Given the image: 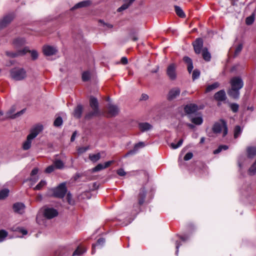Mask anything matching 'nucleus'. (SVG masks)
<instances>
[{
    "mask_svg": "<svg viewBox=\"0 0 256 256\" xmlns=\"http://www.w3.org/2000/svg\"><path fill=\"white\" fill-rule=\"evenodd\" d=\"M231 88L228 91V94L230 96L236 99L240 96V90L244 86L242 80L240 76H234L230 80Z\"/></svg>",
    "mask_w": 256,
    "mask_h": 256,
    "instance_id": "nucleus-1",
    "label": "nucleus"
},
{
    "mask_svg": "<svg viewBox=\"0 0 256 256\" xmlns=\"http://www.w3.org/2000/svg\"><path fill=\"white\" fill-rule=\"evenodd\" d=\"M90 105L92 110L88 112L84 116L86 120H89L94 116H100V113L98 108V100L94 96H91L90 100Z\"/></svg>",
    "mask_w": 256,
    "mask_h": 256,
    "instance_id": "nucleus-2",
    "label": "nucleus"
},
{
    "mask_svg": "<svg viewBox=\"0 0 256 256\" xmlns=\"http://www.w3.org/2000/svg\"><path fill=\"white\" fill-rule=\"evenodd\" d=\"M10 76L13 80L20 81L27 76L26 70L22 68L15 67L10 70Z\"/></svg>",
    "mask_w": 256,
    "mask_h": 256,
    "instance_id": "nucleus-3",
    "label": "nucleus"
},
{
    "mask_svg": "<svg viewBox=\"0 0 256 256\" xmlns=\"http://www.w3.org/2000/svg\"><path fill=\"white\" fill-rule=\"evenodd\" d=\"M212 132L216 134L222 133V136L224 137L228 132L227 124L226 121L220 120L214 124L212 128Z\"/></svg>",
    "mask_w": 256,
    "mask_h": 256,
    "instance_id": "nucleus-4",
    "label": "nucleus"
},
{
    "mask_svg": "<svg viewBox=\"0 0 256 256\" xmlns=\"http://www.w3.org/2000/svg\"><path fill=\"white\" fill-rule=\"evenodd\" d=\"M52 196L58 198H63L67 191L66 184H60L58 186L52 190Z\"/></svg>",
    "mask_w": 256,
    "mask_h": 256,
    "instance_id": "nucleus-5",
    "label": "nucleus"
},
{
    "mask_svg": "<svg viewBox=\"0 0 256 256\" xmlns=\"http://www.w3.org/2000/svg\"><path fill=\"white\" fill-rule=\"evenodd\" d=\"M16 111V107L12 106L10 108L6 113L5 118L14 119L17 117L22 116L25 112V109H23L20 111L14 114Z\"/></svg>",
    "mask_w": 256,
    "mask_h": 256,
    "instance_id": "nucleus-6",
    "label": "nucleus"
},
{
    "mask_svg": "<svg viewBox=\"0 0 256 256\" xmlns=\"http://www.w3.org/2000/svg\"><path fill=\"white\" fill-rule=\"evenodd\" d=\"M176 70V65L174 63L168 65L166 68V74L172 80H175L176 78L177 74Z\"/></svg>",
    "mask_w": 256,
    "mask_h": 256,
    "instance_id": "nucleus-7",
    "label": "nucleus"
},
{
    "mask_svg": "<svg viewBox=\"0 0 256 256\" xmlns=\"http://www.w3.org/2000/svg\"><path fill=\"white\" fill-rule=\"evenodd\" d=\"M14 15L9 14L4 16L0 20V29H2L7 26L14 20Z\"/></svg>",
    "mask_w": 256,
    "mask_h": 256,
    "instance_id": "nucleus-8",
    "label": "nucleus"
},
{
    "mask_svg": "<svg viewBox=\"0 0 256 256\" xmlns=\"http://www.w3.org/2000/svg\"><path fill=\"white\" fill-rule=\"evenodd\" d=\"M198 110V106L194 104H187L184 108V111L188 114V116L190 115L193 116V114H196Z\"/></svg>",
    "mask_w": 256,
    "mask_h": 256,
    "instance_id": "nucleus-9",
    "label": "nucleus"
},
{
    "mask_svg": "<svg viewBox=\"0 0 256 256\" xmlns=\"http://www.w3.org/2000/svg\"><path fill=\"white\" fill-rule=\"evenodd\" d=\"M146 196V190L144 188H141L140 190L139 194L138 195V204H136V205L134 206H136L137 210L138 211H140V206H142L144 204V200Z\"/></svg>",
    "mask_w": 256,
    "mask_h": 256,
    "instance_id": "nucleus-10",
    "label": "nucleus"
},
{
    "mask_svg": "<svg viewBox=\"0 0 256 256\" xmlns=\"http://www.w3.org/2000/svg\"><path fill=\"white\" fill-rule=\"evenodd\" d=\"M58 214V211L54 208H46L44 209V216L48 219L52 218L57 216Z\"/></svg>",
    "mask_w": 256,
    "mask_h": 256,
    "instance_id": "nucleus-11",
    "label": "nucleus"
},
{
    "mask_svg": "<svg viewBox=\"0 0 256 256\" xmlns=\"http://www.w3.org/2000/svg\"><path fill=\"white\" fill-rule=\"evenodd\" d=\"M120 109L116 105L108 104L107 106V112L109 116H115L118 114Z\"/></svg>",
    "mask_w": 256,
    "mask_h": 256,
    "instance_id": "nucleus-12",
    "label": "nucleus"
},
{
    "mask_svg": "<svg viewBox=\"0 0 256 256\" xmlns=\"http://www.w3.org/2000/svg\"><path fill=\"white\" fill-rule=\"evenodd\" d=\"M28 50V47H25L22 50H18L16 52H6V54L10 58H16L25 54Z\"/></svg>",
    "mask_w": 256,
    "mask_h": 256,
    "instance_id": "nucleus-13",
    "label": "nucleus"
},
{
    "mask_svg": "<svg viewBox=\"0 0 256 256\" xmlns=\"http://www.w3.org/2000/svg\"><path fill=\"white\" fill-rule=\"evenodd\" d=\"M203 40L201 38H197L193 42L194 50L196 54H200L203 46Z\"/></svg>",
    "mask_w": 256,
    "mask_h": 256,
    "instance_id": "nucleus-14",
    "label": "nucleus"
},
{
    "mask_svg": "<svg viewBox=\"0 0 256 256\" xmlns=\"http://www.w3.org/2000/svg\"><path fill=\"white\" fill-rule=\"evenodd\" d=\"M180 92V90L178 87L172 88L168 92L167 96V99L168 100H172L178 96Z\"/></svg>",
    "mask_w": 256,
    "mask_h": 256,
    "instance_id": "nucleus-15",
    "label": "nucleus"
},
{
    "mask_svg": "<svg viewBox=\"0 0 256 256\" xmlns=\"http://www.w3.org/2000/svg\"><path fill=\"white\" fill-rule=\"evenodd\" d=\"M42 50L44 54L46 56H50L55 54L58 52V50L56 47L50 46H44Z\"/></svg>",
    "mask_w": 256,
    "mask_h": 256,
    "instance_id": "nucleus-16",
    "label": "nucleus"
},
{
    "mask_svg": "<svg viewBox=\"0 0 256 256\" xmlns=\"http://www.w3.org/2000/svg\"><path fill=\"white\" fill-rule=\"evenodd\" d=\"M43 130V126L41 124H38L34 126L30 130V134H28L32 138H34Z\"/></svg>",
    "mask_w": 256,
    "mask_h": 256,
    "instance_id": "nucleus-17",
    "label": "nucleus"
},
{
    "mask_svg": "<svg viewBox=\"0 0 256 256\" xmlns=\"http://www.w3.org/2000/svg\"><path fill=\"white\" fill-rule=\"evenodd\" d=\"M196 116H195L190 115L188 116L189 119L193 124L196 125L202 124L203 122V119L202 115L200 114H196Z\"/></svg>",
    "mask_w": 256,
    "mask_h": 256,
    "instance_id": "nucleus-18",
    "label": "nucleus"
},
{
    "mask_svg": "<svg viewBox=\"0 0 256 256\" xmlns=\"http://www.w3.org/2000/svg\"><path fill=\"white\" fill-rule=\"evenodd\" d=\"M26 43V40L23 38H17L12 41V45L15 48H19Z\"/></svg>",
    "mask_w": 256,
    "mask_h": 256,
    "instance_id": "nucleus-19",
    "label": "nucleus"
},
{
    "mask_svg": "<svg viewBox=\"0 0 256 256\" xmlns=\"http://www.w3.org/2000/svg\"><path fill=\"white\" fill-rule=\"evenodd\" d=\"M91 4L92 1L90 0H83L76 4L72 8V10H74L79 8H86L90 6Z\"/></svg>",
    "mask_w": 256,
    "mask_h": 256,
    "instance_id": "nucleus-20",
    "label": "nucleus"
},
{
    "mask_svg": "<svg viewBox=\"0 0 256 256\" xmlns=\"http://www.w3.org/2000/svg\"><path fill=\"white\" fill-rule=\"evenodd\" d=\"M145 146H146V144H145L144 142H139L136 144L134 146V149L132 150H130L124 156V157H126L130 154H135L138 150L139 148H142L144 147Z\"/></svg>",
    "mask_w": 256,
    "mask_h": 256,
    "instance_id": "nucleus-21",
    "label": "nucleus"
},
{
    "mask_svg": "<svg viewBox=\"0 0 256 256\" xmlns=\"http://www.w3.org/2000/svg\"><path fill=\"white\" fill-rule=\"evenodd\" d=\"M25 206L21 202H16L13 205L14 210L18 214H22L24 212Z\"/></svg>",
    "mask_w": 256,
    "mask_h": 256,
    "instance_id": "nucleus-22",
    "label": "nucleus"
},
{
    "mask_svg": "<svg viewBox=\"0 0 256 256\" xmlns=\"http://www.w3.org/2000/svg\"><path fill=\"white\" fill-rule=\"evenodd\" d=\"M83 110V107L81 104L78 105L73 112V116L75 118H80Z\"/></svg>",
    "mask_w": 256,
    "mask_h": 256,
    "instance_id": "nucleus-23",
    "label": "nucleus"
},
{
    "mask_svg": "<svg viewBox=\"0 0 256 256\" xmlns=\"http://www.w3.org/2000/svg\"><path fill=\"white\" fill-rule=\"evenodd\" d=\"M214 98L218 101H223L226 98V95L224 90H220L215 94Z\"/></svg>",
    "mask_w": 256,
    "mask_h": 256,
    "instance_id": "nucleus-24",
    "label": "nucleus"
},
{
    "mask_svg": "<svg viewBox=\"0 0 256 256\" xmlns=\"http://www.w3.org/2000/svg\"><path fill=\"white\" fill-rule=\"evenodd\" d=\"M183 60L187 64L188 70L190 74L194 68L192 60L188 56H184Z\"/></svg>",
    "mask_w": 256,
    "mask_h": 256,
    "instance_id": "nucleus-25",
    "label": "nucleus"
},
{
    "mask_svg": "<svg viewBox=\"0 0 256 256\" xmlns=\"http://www.w3.org/2000/svg\"><path fill=\"white\" fill-rule=\"evenodd\" d=\"M124 4L120 7L117 11L118 12H122L123 10H126L136 0H123Z\"/></svg>",
    "mask_w": 256,
    "mask_h": 256,
    "instance_id": "nucleus-26",
    "label": "nucleus"
},
{
    "mask_svg": "<svg viewBox=\"0 0 256 256\" xmlns=\"http://www.w3.org/2000/svg\"><path fill=\"white\" fill-rule=\"evenodd\" d=\"M138 128L142 132H144L150 130L152 126L148 122H141L138 124Z\"/></svg>",
    "mask_w": 256,
    "mask_h": 256,
    "instance_id": "nucleus-27",
    "label": "nucleus"
},
{
    "mask_svg": "<svg viewBox=\"0 0 256 256\" xmlns=\"http://www.w3.org/2000/svg\"><path fill=\"white\" fill-rule=\"evenodd\" d=\"M34 139L29 135L27 136L26 140L24 142L22 148L24 150H28L31 147L32 141Z\"/></svg>",
    "mask_w": 256,
    "mask_h": 256,
    "instance_id": "nucleus-28",
    "label": "nucleus"
},
{
    "mask_svg": "<svg viewBox=\"0 0 256 256\" xmlns=\"http://www.w3.org/2000/svg\"><path fill=\"white\" fill-rule=\"evenodd\" d=\"M202 56L203 58L207 62L210 61L211 59L210 54L208 52L207 48H204L202 50Z\"/></svg>",
    "mask_w": 256,
    "mask_h": 256,
    "instance_id": "nucleus-29",
    "label": "nucleus"
},
{
    "mask_svg": "<svg viewBox=\"0 0 256 256\" xmlns=\"http://www.w3.org/2000/svg\"><path fill=\"white\" fill-rule=\"evenodd\" d=\"M86 251V248L82 247L81 246H78L77 248L74 250V252L72 254L73 256H80L84 253Z\"/></svg>",
    "mask_w": 256,
    "mask_h": 256,
    "instance_id": "nucleus-30",
    "label": "nucleus"
},
{
    "mask_svg": "<svg viewBox=\"0 0 256 256\" xmlns=\"http://www.w3.org/2000/svg\"><path fill=\"white\" fill-rule=\"evenodd\" d=\"M101 157L100 153L98 152L96 154L89 155L90 160L92 162H96Z\"/></svg>",
    "mask_w": 256,
    "mask_h": 256,
    "instance_id": "nucleus-31",
    "label": "nucleus"
},
{
    "mask_svg": "<svg viewBox=\"0 0 256 256\" xmlns=\"http://www.w3.org/2000/svg\"><path fill=\"white\" fill-rule=\"evenodd\" d=\"M220 84L218 82H216L208 86L206 88V92H210L218 88Z\"/></svg>",
    "mask_w": 256,
    "mask_h": 256,
    "instance_id": "nucleus-32",
    "label": "nucleus"
},
{
    "mask_svg": "<svg viewBox=\"0 0 256 256\" xmlns=\"http://www.w3.org/2000/svg\"><path fill=\"white\" fill-rule=\"evenodd\" d=\"M54 166L56 168L62 169L64 167V164L61 160H56L54 162Z\"/></svg>",
    "mask_w": 256,
    "mask_h": 256,
    "instance_id": "nucleus-33",
    "label": "nucleus"
},
{
    "mask_svg": "<svg viewBox=\"0 0 256 256\" xmlns=\"http://www.w3.org/2000/svg\"><path fill=\"white\" fill-rule=\"evenodd\" d=\"M242 129L239 126H236L234 128V138H238L242 132Z\"/></svg>",
    "mask_w": 256,
    "mask_h": 256,
    "instance_id": "nucleus-34",
    "label": "nucleus"
},
{
    "mask_svg": "<svg viewBox=\"0 0 256 256\" xmlns=\"http://www.w3.org/2000/svg\"><path fill=\"white\" fill-rule=\"evenodd\" d=\"M174 10L176 14L178 16L182 18L185 17V14L184 11L180 6H175Z\"/></svg>",
    "mask_w": 256,
    "mask_h": 256,
    "instance_id": "nucleus-35",
    "label": "nucleus"
},
{
    "mask_svg": "<svg viewBox=\"0 0 256 256\" xmlns=\"http://www.w3.org/2000/svg\"><path fill=\"white\" fill-rule=\"evenodd\" d=\"M105 242V240L104 238H100L97 240V243L96 244H93L92 246V254H94L95 252V246L96 245H101L102 246Z\"/></svg>",
    "mask_w": 256,
    "mask_h": 256,
    "instance_id": "nucleus-36",
    "label": "nucleus"
},
{
    "mask_svg": "<svg viewBox=\"0 0 256 256\" xmlns=\"http://www.w3.org/2000/svg\"><path fill=\"white\" fill-rule=\"evenodd\" d=\"M248 156L252 158L256 154V148L254 147L248 148L247 150Z\"/></svg>",
    "mask_w": 256,
    "mask_h": 256,
    "instance_id": "nucleus-37",
    "label": "nucleus"
},
{
    "mask_svg": "<svg viewBox=\"0 0 256 256\" xmlns=\"http://www.w3.org/2000/svg\"><path fill=\"white\" fill-rule=\"evenodd\" d=\"M9 190L8 188H4L0 191V200L5 198L8 196Z\"/></svg>",
    "mask_w": 256,
    "mask_h": 256,
    "instance_id": "nucleus-38",
    "label": "nucleus"
},
{
    "mask_svg": "<svg viewBox=\"0 0 256 256\" xmlns=\"http://www.w3.org/2000/svg\"><path fill=\"white\" fill-rule=\"evenodd\" d=\"M8 236V232L4 230H0V242H2Z\"/></svg>",
    "mask_w": 256,
    "mask_h": 256,
    "instance_id": "nucleus-39",
    "label": "nucleus"
},
{
    "mask_svg": "<svg viewBox=\"0 0 256 256\" xmlns=\"http://www.w3.org/2000/svg\"><path fill=\"white\" fill-rule=\"evenodd\" d=\"M254 20V14L253 13L251 16L246 18V23L248 25L252 24Z\"/></svg>",
    "mask_w": 256,
    "mask_h": 256,
    "instance_id": "nucleus-40",
    "label": "nucleus"
},
{
    "mask_svg": "<svg viewBox=\"0 0 256 256\" xmlns=\"http://www.w3.org/2000/svg\"><path fill=\"white\" fill-rule=\"evenodd\" d=\"M63 122L62 119L60 116H58L56 118L54 122V126L58 127L62 125Z\"/></svg>",
    "mask_w": 256,
    "mask_h": 256,
    "instance_id": "nucleus-41",
    "label": "nucleus"
},
{
    "mask_svg": "<svg viewBox=\"0 0 256 256\" xmlns=\"http://www.w3.org/2000/svg\"><path fill=\"white\" fill-rule=\"evenodd\" d=\"M46 182L44 180H42L34 188V190H40L42 188V187H44V186L46 185Z\"/></svg>",
    "mask_w": 256,
    "mask_h": 256,
    "instance_id": "nucleus-42",
    "label": "nucleus"
},
{
    "mask_svg": "<svg viewBox=\"0 0 256 256\" xmlns=\"http://www.w3.org/2000/svg\"><path fill=\"white\" fill-rule=\"evenodd\" d=\"M200 76V71L198 69H195L192 74V78L193 80L198 78Z\"/></svg>",
    "mask_w": 256,
    "mask_h": 256,
    "instance_id": "nucleus-43",
    "label": "nucleus"
},
{
    "mask_svg": "<svg viewBox=\"0 0 256 256\" xmlns=\"http://www.w3.org/2000/svg\"><path fill=\"white\" fill-rule=\"evenodd\" d=\"M182 142H183V140L181 139L178 142L177 144H175L174 143H171L170 144V146L172 149H176V148H178L179 147H180L182 145Z\"/></svg>",
    "mask_w": 256,
    "mask_h": 256,
    "instance_id": "nucleus-44",
    "label": "nucleus"
},
{
    "mask_svg": "<svg viewBox=\"0 0 256 256\" xmlns=\"http://www.w3.org/2000/svg\"><path fill=\"white\" fill-rule=\"evenodd\" d=\"M90 78V73L88 72H84L82 74V80L84 82L88 81Z\"/></svg>",
    "mask_w": 256,
    "mask_h": 256,
    "instance_id": "nucleus-45",
    "label": "nucleus"
},
{
    "mask_svg": "<svg viewBox=\"0 0 256 256\" xmlns=\"http://www.w3.org/2000/svg\"><path fill=\"white\" fill-rule=\"evenodd\" d=\"M256 172V160L249 169V173L250 175H254Z\"/></svg>",
    "mask_w": 256,
    "mask_h": 256,
    "instance_id": "nucleus-46",
    "label": "nucleus"
},
{
    "mask_svg": "<svg viewBox=\"0 0 256 256\" xmlns=\"http://www.w3.org/2000/svg\"><path fill=\"white\" fill-rule=\"evenodd\" d=\"M103 169H104V164H99L92 169V171L93 172H96L101 170Z\"/></svg>",
    "mask_w": 256,
    "mask_h": 256,
    "instance_id": "nucleus-47",
    "label": "nucleus"
},
{
    "mask_svg": "<svg viewBox=\"0 0 256 256\" xmlns=\"http://www.w3.org/2000/svg\"><path fill=\"white\" fill-rule=\"evenodd\" d=\"M29 52L30 54L31 57L33 60H36L38 58V53L36 50H30L28 49V50L27 52Z\"/></svg>",
    "mask_w": 256,
    "mask_h": 256,
    "instance_id": "nucleus-48",
    "label": "nucleus"
},
{
    "mask_svg": "<svg viewBox=\"0 0 256 256\" xmlns=\"http://www.w3.org/2000/svg\"><path fill=\"white\" fill-rule=\"evenodd\" d=\"M66 200L70 204L74 205V200L72 198V196L70 193H68L66 196Z\"/></svg>",
    "mask_w": 256,
    "mask_h": 256,
    "instance_id": "nucleus-49",
    "label": "nucleus"
},
{
    "mask_svg": "<svg viewBox=\"0 0 256 256\" xmlns=\"http://www.w3.org/2000/svg\"><path fill=\"white\" fill-rule=\"evenodd\" d=\"M242 44H240L236 48L235 52H234V56H237L240 52L242 51Z\"/></svg>",
    "mask_w": 256,
    "mask_h": 256,
    "instance_id": "nucleus-50",
    "label": "nucleus"
},
{
    "mask_svg": "<svg viewBox=\"0 0 256 256\" xmlns=\"http://www.w3.org/2000/svg\"><path fill=\"white\" fill-rule=\"evenodd\" d=\"M54 165H50L48 166L45 170V172L48 174L51 173L54 170Z\"/></svg>",
    "mask_w": 256,
    "mask_h": 256,
    "instance_id": "nucleus-51",
    "label": "nucleus"
},
{
    "mask_svg": "<svg viewBox=\"0 0 256 256\" xmlns=\"http://www.w3.org/2000/svg\"><path fill=\"white\" fill-rule=\"evenodd\" d=\"M100 22L102 26L106 28H112L113 27V26L110 24L104 23L102 20H100Z\"/></svg>",
    "mask_w": 256,
    "mask_h": 256,
    "instance_id": "nucleus-52",
    "label": "nucleus"
},
{
    "mask_svg": "<svg viewBox=\"0 0 256 256\" xmlns=\"http://www.w3.org/2000/svg\"><path fill=\"white\" fill-rule=\"evenodd\" d=\"M193 156V154L192 152H188L186 155L185 156H184V160H190L191 158H192Z\"/></svg>",
    "mask_w": 256,
    "mask_h": 256,
    "instance_id": "nucleus-53",
    "label": "nucleus"
},
{
    "mask_svg": "<svg viewBox=\"0 0 256 256\" xmlns=\"http://www.w3.org/2000/svg\"><path fill=\"white\" fill-rule=\"evenodd\" d=\"M230 108L234 112H236L238 109V105L236 104H230Z\"/></svg>",
    "mask_w": 256,
    "mask_h": 256,
    "instance_id": "nucleus-54",
    "label": "nucleus"
},
{
    "mask_svg": "<svg viewBox=\"0 0 256 256\" xmlns=\"http://www.w3.org/2000/svg\"><path fill=\"white\" fill-rule=\"evenodd\" d=\"M117 174L120 176H124L126 174V172L122 168H120L117 170Z\"/></svg>",
    "mask_w": 256,
    "mask_h": 256,
    "instance_id": "nucleus-55",
    "label": "nucleus"
},
{
    "mask_svg": "<svg viewBox=\"0 0 256 256\" xmlns=\"http://www.w3.org/2000/svg\"><path fill=\"white\" fill-rule=\"evenodd\" d=\"M38 172V168H34L31 172L30 176H36Z\"/></svg>",
    "mask_w": 256,
    "mask_h": 256,
    "instance_id": "nucleus-56",
    "label": "nucleus"
},
{
    "mask_svg": "<svg viewBox=\"0 0 256 256\" xmlns=\"http://www.w3.org/2000/svg\"><path fill=\"white\" fill-rule=\"evenodd\" d=\"M114 162V160H110L108 162H106L104 164V168H108L110 166L111 164H112Z\"/></svg>",
    "mask_w": 256,
    "mask_h": 256,
    "instance_id": "nucleus-57",
    "label": "nucleus"
},
{
    "mask_svg": "<svg viewBox=\"0 0 256 256\" xmlns=\"http://www.w3.org/2000/svg\"><path fill=\"white\" fill-rule=\"evenodd\" d=\"M38 180V176H30V180L32 181L33 182H36Z\"/></svg>",
    "mask_w": 256,
    "mask_h": 256,
    "instance_id": "nucleus-58",
    "label": "nucleus"
},
{
    "mask_svg": "<svg viewBox=\"0 0 256 256\" xmlns=\"http://www.w3.org/2000/svg\"><path fill=\"white\" fill-rule=\"evenodd\" d=\"M222 146L220 145L218 147V148L217 149H216V150H214V154H218L220 153V152H222Z\"/></svg>",
    "mask_w": 256,
    "mask_h": 256,
    "instance_id": "nucleus-59",
    "label": "nucleus"
},
{
    "mask_svg": "<svg viewBox=\"0 0 256 256\" xmlns=\"http://www.w3.org/2000/svg\"><path fill=\"white\" fill-rule=\"evenodd\" d=\"M120 61H121V62L124 64H126L128 62V59L126 57L122 58Z\"/></svg>",
    "mask_w": 256,
    "mask_h": 256,
    "instance_id": "nucleus-60",
    "label": "nucleus"
},
{
    "mask_svg": "<svg viewBox=\"0 0 256 256\" xmlns=\"http://www.w3.org/2000/svg\"><path fill=\"white\" fill-rule=\"evenodd\" d=\"M148 96L144 94H142L140 98V100H146L148 99Z\"/></svg>",
    "mask_w": 256,
    "mask_h": 256,
    "instance_id": "nucleus-61",
    "label": "nucleus"
},
{
    "mask_svg": "<svg viewBox=\"0 0 256 256\" xmlns=\"http://www.w3.org/2000/svg\"><path fill=\"white\" fill-rule=\"evenodd\" d=\"M76 132H74L72 134V136H71V138H70V140H71L72 142H74V140H75V138H76Z\"/></svg>",
    "mask_w": 256,
    "mask_h": 256,
    "instance_id": "nucleus-62",
    "label": "nucleus"
},
{
    "mask_svg": "<svg viewBox=\"0 0 256 256\" xmlns=\"http://www.w3.org/2000/svg\"><path fill=\"white\" fill-rule=\"evenodd\" d=\"M180 246V244H179V243L178 242H176V254L178 255V248Z\"/></svg>",
    "mask_w": 256,
    "mask_h": 256,
    "instance_id": "nucleus-63",
    "label": "nucleus"
},
{
    "mask_svg": "<svg viewBox=\"0 0 256 256\" xmlns=\"http://www.w3.org/2000/svg\"><path fill=\"white\" fill-rule=\"evenodd\" d=\"M20 232H22V234H23V235H26L28 233V232L26 230H24V229H22L20 230Z\"/></svg>",
    "mask_w": 256,
    "mask_h": 256,
    "instance_id": "nucleus-64",
    "label": "nucleus"
}]
</instances>
